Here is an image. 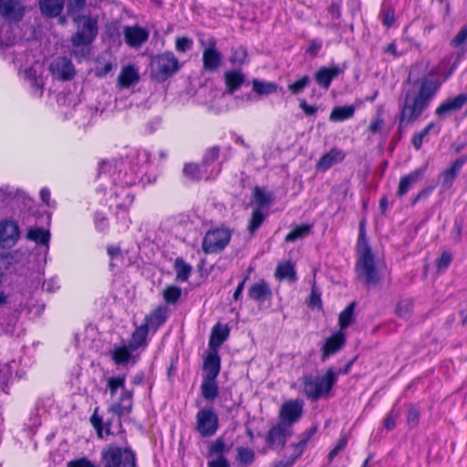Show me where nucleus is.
Returning a JSON list of instances; mask_svg holds the SVG:
<instances>
[{
  "label": "nucleus",
  "mask_w": 467,
  "mask_h": 467,
  "mask_svg": "<svg viewBox=\"0 0 467 467\" xmlns=\"http://www.w3.org/2000/svg\"><path fill=\"white\" fill-rule=\"evenodd\" d=\"M347 443H348V439L346 436L342 435L336 446L330 451L329 454H328V461L331 462L341 451H343L345 449V447L347 446Z\"/></svg>",
  "instance_id": "4d7b16f0"
},
{
  "label": "nucleus",
  "mask_w": 467,
  "mask_h": 467,
  "mask_svg": "<svg viewBox=\"0 0 467 467\" xmlns=\"http://www.w3.org/2000/svg\"><path fill=\"white\" fill-rule=\"evenodd\" d=\"M94 223L97 230L100 232H105L109 228V219L102 213H95Z\"/></svg>",
  "instance_id": "6e6d98bb"
},
{
  "label": "nucleus",
  "mask_w": 467,
  "mask_h": 467,
  "mask_svg": "<svg viewBox=\"0 0 467 467\" xmlns=\"http://www.w3.org/2000/svg\"><path fill=\"white\" fill-rule=\"evenodd\" d=\"M265 215L261 209H255L253 211L251 220L249 222L248 229L251 234H254L263 223Z\"/></svg>",
  "instance_id": "8fccbe9b"
},
{
  "label": "nucleus",
  "mask_w": 467,
  "mask_h": 467,
  "mask_svg": "<svg viewBox=\"0 0 467 467\" xmlns=\"http://www.w3.org/2000/svg\"><path fill=\"white\" fill-rule=\"evenodd\" d=\"M208 467H231L227 458H214L208 462Z\"/></svg>",
  "instance_id": "338daca9"
},
{
  "label": "nucleus",
  "mask_w": 467,
  "mask_h": 467,
  "mask_svg": "<svg viewBox=\"0 0 467 467\" xmlns=\"http://www.w3.org/2000/svg\"><path fill=\"white\" fill-rule=\"evenodd\" d=\"M103 467H135V454L126 448L109 446L101 453Z\"/></svg>",
  "instance_id": "0eeeda50"
},
{
  "label": "nucleus",
  "mask_w": 467,
  "mask_h": 467,
  "mask_svg": "<svg viewBox=\"0 0 467 467\" xmlns=\"http://www.w3.org/2000/svg\"><path fill=\"white\" fill-rule=\"evenodd\" d=\"M308 306L312 308H320L322 306L321 293L314 284L308 299Z\"/></svg>",
  "instance_id": "5fc2aeb1"
},
{
  "label": "nucleus",
  "mask_w": 467,
  "mask_h": 467,
  "mask_svg": "<svg viewBox=\"0 0 467 467\" xmlns=\"http://www.w3.org/2000/svg\"><path fill=\"white\" fill-rule=\"evenodd\" d=\"M248 296L250 299L257 303H263L271 298L272 290L266 281L261 280L250 286L248 290Z\"/></svg>",
  "instance_id": "5701e85b"
},
{
  "label": "nucleus",
  "mask_w": 467,
  "mask_h": 467,
  "mask_svg": "<svg viewBox=\"0 0 467 467\" xmlns=\"http://www.w3.org/2000/svg\"><path fill=\"white\" fill-rule=\"evenodd\" d=\"M220 358L217 354H210L204 360L203 369L206 379H216L220 372Z\"/></svg>",
  "instance_id": "cd10ccee"
},
{
  "label": "nucleus",
  "mask_w": 467,
  "mask_h": 467,
  "mask_svg": "<svg viewBox=\"0 0 467 467\" xmlns=\"http://www.w3.org/2000/svg\"><path fill=\"white\" fill-rule=\"evenodd\" d=\"M228 451L229 448L226 446L223 439L217 438L210 443L207 457H213V459L226 458L225 453H227Z\"/></svg>",
  "instance_id": "c9c22d12"
},
{
  "label": "nucleus",
  "mask_w": 467,
  "mask_h": 467,
  "mask_svg": "<svg viewBox=\"0 0 467 467\" xmlns=\"http://www.w3.org/2000/svg\"><path fill=\"white\" fill-rule=\"evenodd\" d=\"M49 71L54 78L61 80H69L75 76V68L72 62L64 57L52 60L49 65Z\"/></svg>",
  "instance_id": "4468645a"
},
{
  "label": "nucleus",
  "mask_w": 467,
  "mask_h": 467,
  "mask_svg": "<svg viewBox=\"0 0 467 467\" xmlns=\"http://www.w3.org/2000/svg\"><path fill=\"white\" fill-rule=\"evenodd\" d=\"M346 344V334L343 331H337L326 339L322 347V358L325 360L329 356L338 352Z\"/></svg>",
  "instance_id": "aec40b11"
},
{
  "label": "nucleus",
  "mask_w": 467,
  "mask_h": 467,
  "mask_svg": "<svg viewBox=\"0 0 467 467\" xmlns=\"http://www.w3.org/2000/svg\"><path fill=\"white\" fill-rule=\"evenodd\" d=\"M275 275L279 280L287 279L290 282L296 281L295 266L291 262L279 264L275 269Z\"/></svg>",
  "instance_id": "2f4dec72"
},
{
  "label": "nucleus",
  "mask_w": 467,
  "mask_h": 467,
  "mask_svg": "<svg viewBox=\"0 0 467 467\" xmlns=\"http://www.w3.org/2000/svg\"><path fill=\"white\" fill-rule=\"evenodd\" d=\"M192 47V40L190 38L183 36L179 37L176 40V49L179 52H186L187 50H190Z\"/></svg>",
  "instance_id": "bf43d9fd"
},
{
  "label": "nucleus",
  "mask_w": 467,
  "mask_h": 467,
  "mask_svg": "<svg viewBox=\"0 0 467 467\" xmlns=\"http://www.w3.org/2000/svg\"><path fill=\"white\" fill-rule=\"evenodd\" d=\"M399 417V412L395 410H390L385 420V427L388 430H392L396 425V420Z\"/></svg>",
  "instance_id": "0e129e2a"
},
{
  "label": "nucleus",
  "mask_w": 467,
  "mask_h": 467,
  "mask_svg": "<svg viewBox=\"0 0 467 467\" xmlns=\"http://www.w3.org/2000/svg\"><path fill=\"white\" fill-rule=\"evenodd\" d=\"M75 22L78 24L77 32L71 36L70 41L75 47L73 55L77 58H84L88 54V47L98 35V20L91 16H78Z\"/></svg>",
  "instance_id": "7ed1b4c3"
},
{
  "label": "nucleus",
  "mask_w": 467,
  "mask_h": 467,
  "mask_svg": "<svg viewBox=\"0 0 467 467\" xmlns=\"http://www.w3.org/2000/svg\"><path fill=\"white\" fill-rule=\"evenodd\" d=\"M201 390L202 397L206 400H213L218 395V386L215 379H203Z\"/></svg>",
  "instance_id": "79ce46f5"
},
{
  "label": "nucleus",
  "mask_w": 467,
  "mask_h": 467,
  "mask_svg": "<svg viewBox=\"0 0 467 467\" xmlns=\"http://www.w3.org/2000/svg\"><path fill=\"white\" fill-rule=\"evenodd\" d=\"M438 74L439 68H432L428 75L416 80L413 88L405 94L404 101L400 109V128L416 121L428 109L442 82L449 76L447 75L441 79Z\"/></svg>",
  "instance_id": "f03ea898"
},
{
  "label": "nucleus",
  "mask_w": 467,
  "mask_h": 467,
  "mask_svg": "<svg viewBox=\"0 0 467 467\" xmlns=\"http://www.w3.org/2000/svg\"><path fill=\"white\" fill-rule=\"evenodd\" d=\"M125 383V375H118L107 379V388L109 390L110 398L113 399L119 389H120V395L112 401L108 409L117 418L109 419L103 424L102 418L97 414V409L90 418V422L99 438L121 435V439L125 440V431L122 428L120 417L130 414L133 407V390L128 389Z\"/></svg>",
  "instance_id": "f257e3e1"
},
{
  "label": "nucleus",
  "mask_w": 467,
  "mask_h": 467,
  "mask_svg": "<svg viewBox=\"0 0 467 467\" xmlns=\"http://www.w3.org/2000/svg\"><path fill=\"white\" fill-rule=\"evenodd\" d=\"M27 238L38 244H43L48 248L50 234L47 230L42 228H30L26 234Z\"/></svg>",
  "instance_id": "e433bc0d"
},
{
  "label": "nucleus",
  "mask_w": 467,
  "mask_h": 467,
  "mask_svg": "<svg viewBox=\"0 0 467 467\" xmlns=\"http://www.w3.org/2000/svg\"><path fill=\"white\" fill-rule=\"evenodd\" d=\"M467 102V95L460 94L454 98L448 99L443 101L435 110V114L439 118H445L446 116L457 112L462 109Z\"/></svg>",
  "instance_id": "f3484780"
},
{
  "label": "nucleus",
  "mask_w": 467,
  "mask_h": 467,
  "mask_svg": "<svg viewBox=\"0 0 467 467\" xmlns=\"http://www.w3.org/2000/svg\"><path fill=\"white\" fill-rule=\"evenodd\" d=\"M303 414V402L298 400H290L285 402L280 409V423L288 428L299 420Z\"/></svg>",
  "instance_id": "f8f14e48"
},
{
  "label": "nucleus",
  "mask_w": 467,
  "mask_h": 467,
  "mask_svg": "<svg viewBox=\"0 0 467 467\" xmlns=\"http://www.w3.org/2000/svg\"><path fill=\"white\" fill-rule=\"evenodd\" d=\"M465 159L463 157L458 158L454 161L451 166L444 170L440 175V181L444 189H449L452 185L459 171L463 166Z\"/></svg>",
  "instance_id": "393cba45"
},
{
  "label": "nucleus",
  "mask_w": 467,
  "mask_h": 467,
  "mask_svg": "<svg viewBox=\"0 0 467 467\" xmlns=\"http://www.w3.org/2000/svg\"><path fill=\"white\" fill-rule=\"evenodd\" d=\"M117 168H118L117 162L112 163L111 161H103L100 163L99 171H100V173H107V172L110 173V176L113 177L114 182L119 181V182L125 183L127 185L132 184L134 182L133 181H128V180H124V178H121V171L119 170V171H116Z\"/></svg>",
  "instance_id": "473e14b6"
},
{
  "label": "nucleus",
  "mask_w": 467,
  "mask_h": 467,
  "mask_svg": "<svg viewBox=\"0 0 467 467\" xmlns=\"http://www.w3.org/2000/svg\"><path fill=\"white\" fill-rule=\"evenodd\" d=\"M202 68L207 72L217 71L223 63V56L216 47V40L209 39L202 52Z\"/></svg>",
  "instance_id": "9b49d317"
},
{
  "label": "nucleus",
  "mask_w": 467,
  "mask_h": 467,
  "mask_svg": "<svg viewBox=\"0 0 467 467\" xmlns=\"http://www.w3.org/2000/svg\"><path fill=\"white\" fill-rule=\"evenodd\" d=\"M338 74L339 68L337 67H322L315 74V79L319 86L325 89H328L332 80L337 77Z\"/></svg>",
  "instance_id": "bb28decb"
},
{
  "label": "nucleus",
  "mask_w": 467,
  "mask_h": 467,
  "mask_svg": "<svg viewBox=\"0 0 467 467\" xmlns=\"http://www.w3.org/2000/svg\"><path fill=\"white\" fill-rule=\"evenodd\" d=\"M219 427V419L213 409H201L196 414V431L202 437L213 436Z\"/></svg>",
  "instance_id": "1a4fd4ad"
},
{
  "label": "nucleus",
  "mask_w": 467,
  "mask_h": 467,
  "mask_svg": "<svg viewBox=\"0 0 467 467\" xmlns=\"http://www.w3.org/2000/svg\"><path fill=\"white\" fill-rule=\"evenodd\" d=\"M427 170V164L414 170L409 174L403 176L400 180L399 187L397 190V196L402 197L404 196L409 190L416 184L425 174Z\"/></svg>",
  "instance_id": "6ab92c4d"
},
{
  "label": "nucleus",
  "mask_w": 467,
  "mask_h": 467,
  "mask_svg": "<svg viewBox=\"0 0 467 467\" xmlns=\"http://www.w3.org/2000/svg\"><path fill=\"white\" fill-rule=\"evenodd\" d=\"M408 423L411 426L417 425L419 421V411L415 408H410L407 415Z\"/></svg>",
  "instance_id": "774afa93"
},
{
  "label": "nucleus",
  "mask_w": 467,
  "mask_h": 467,
  "mask_svg": "<svg viewBox=\"0 0 467 467\" xmlns=\"http://www.w3.org/2000/svg\"><path fill=\"white\" fill-rule=\"evenodd\" d=\"M465 41H467V26L459 31L455 37L451 41V45L457 47L462 46Z\"/></svg>",
  "instance_id": "052dcab7"
},
{
  "label": "nucleus",
  "mask_w": 467,
  "mask_h": 467,
  "mask_svg": "<svg viewBox=\"0 0 467 467\" xmlns=\"http://www.w3.org/2000/svg\"><path fill=\"white\" fill-rule=\"evenodd\" d=\"M229 329L226 326H222L217 324L213 327L212 330V335L210 338V345L212 347H219L221 346L228 337Z\"/></svg>",
  "instance_id": "f704fd0d"
},
{
  "label": "nucleus",
  "mask_w": 467,
  "mask_h": 467,
  "mask_svg": "<svg viewBox=\"0 0 467 467\" xmlns=\"http://www.w3.org/2000/svg\"><path fill=\"white\" fill-rule=\"evenodd\" d=\"M19 239V227L16 223L10 220L0 222V246L11 248Z\"/></svg>",
  "instance_id": "2eb2a0df"
},
{
  "label": "nucleus",
  "mask_w": 467,
  "mask_h": 467,
  "mask_svg": "<svg viewBox=\"0 0 467 467\" xmlns=\"http://www.w3.org/2000/svg\"><path fill=\"white\" fill-rule=\"evenodd\" d=\"M291 434V428L279 422L269 430L265 441L272 449L284 447L287 438H289Z\"/></svg>",
  "instance_id": "dca6fc26"
},
{
  "label": "nucleus",
  "mask_w": 467,
  "mask_h": 467,
  "mask_svg": "<svg viewBox=\"0 0 467 467\" xmlns=\"http://www.w3.org/2000/svg\"><path fill=\"white\" fill-rule=\"evenodd\" d=\"M162 295L167 304H175L182 296V289L176 285H169L163 290Z\"/></svg>",
  "instance_id": "09e8293b"
},
{
  "label": "nucleus",
  "mask_w": 467,
  "mask_h": 467,
  "mask_svg": "<svg viewBox=\"0 0 467 467\" xmlns=\"http://www.w3.org/2000/svg\"><path fill=\"white\" fill-rule=\"evenodd\" d=\"M24 8L20 0H0V15L10 20L23 16Z\"/></svg>",
  "instance_id": "4be33fe9"
},
{
  "label": "nucleus",
  "mask_w": 467,
  "mask_h": 467,
  "mask_svg": "<svg viewBox=\"0 0 467 467\" xmlns=\"http://www.w3.org/2000/svg\"><path fill=\"white\" fill-rule=\"evenodd\" d=\"M231 240V232L225 228L208 231L203 237L202 248L205 254H215L223 250Z\"/></svg>",
  "instance_id": "6e6552de"
},
{
  "label": "nucleus",
  "mask_w": 467,
  "mask_h": 467,
  "mask_svg": "<svg viewBox=\"0 0 467 467\" xmlns=\"http://www.w3.org/2000/svg\"><path fill=\"white\" fill-rule=\"evenodd\" d=\"M86 5V0H67V7L70 12H79Z\"/></svg>",
  "instance_id": "69168bd1"
},
{
  "label": "nucleus",
  "mask_w": 467,
  "mask_h": 467,
  "mask_svg": "<svg viewBox=\"0 0 467 467\" xmlns=\"http://www.w3.org/2000/svg\"><path fill=\"white\" fill-rule=\"evenodd\" d=\"M131 351L132 350L130 348L129 346H121V347L115 348L111 351L112 360L117 365L126 364L131 358Z\"/></svg>",
  "instance_id": "ea45409f"
},
{
  "label": "nucleus",
  "mask_w": 467,
  "mask_h": 467,
  "mask_svg": "<svg viewBox=\"0 0 467 467\" xmlns=\"http://www.w3.org/2000/svg\"><path fill=\"white\" fill-rule=\"evenodd\" d=\"M140 80L138 69L133 65H128L122 67L119 77L118 85L121 88H128L135 85Z\"/></svg>",
  "instance_id": "b1692460"
},
{
  "label": "nucleus",
  "mask_w": 467,
  "mask_h": 467,
  "mask_svg": "<svg viewBox=\"0 0 467 467\" xmlns=\"http://www.w3.org/2000/svg\"><path fill=\"white\" fill-rule=\"evenodd\" d=\"M116 201V217L124 228H128L130 223L129 218V209L133 203L134 195L126 188H120L114 192Z\"/></svg>",
  "instance_id": "9d476101"
},
{
  "label": "nucleus",
  "mask_w": 467,
  "mask_h": 467,
  "mask_svg": "<svg viewBox=\"0 0 467 467\" xmlns=\"http://www.w3.org/2000/svg\"><path fill=\"white\" fill-rule=\"evenodd\" d=\"M357 275L368 286L380 284L385 276L386 267L378 265L369 247L365 246L359 253L356 265Z\"/></svg>",
  "instance_id": "20e7f679"
},
{
  "label": "nucleus",
  "mask_w": 467,
  "mask_h": 467,
  "mask_svg": "<svg viewBox=\"0 0 467 467\" xmlns=\"http://www.w3.org/2000/svg\"><path fill=\"white\" fill-rule=\"evenodd\" d=\"M180 68V63L172 52H164L151 60V77L162 82L171 77Z\"/></svg>",
  "instance_id": "423d86ee"
},
{
  "label": "nucleus",
  "mask_w": 467,
  "mask_h": 467,
  "mask_svg": "<svg viewBox=\"0 0 467 467\" xmlns=\"http://www.w3.org/2000/svg\"><path fill=\"white\" fill-rule=\"evenodd\" d=\"M346 157V153L344 150L332 148L328 152L324 154L316 165L317 171H326L329 170L334 165L343 161Z\"/></svg>",
  "instance_id": "412c9836"
},
{
  "label": "nucleus",
  "mask_w": 467,
  "mask_h": 467,
  "mask_svg": "<svg viewBox=\"0 0 467 467\" xmlns=\"http://www.w3.org/2000/svg\"><path fill=\"white\" fill-rule=\"evenodd\" d=\"M435 128V123H429L421 131L415 133L412 138V144L416 150H420L421 148L423 139L431 132L432 129Z\"/></svg>",
  "instance_id": "603ef678"
},
{
  "label": "nucleus",
  "mask_w": 467,
  "mask_h": 467,
  "mask_svg": "<svg viewBox=\"0 0 467 467\" xmlns=\"http://www.w3.org/2000/svg\"><path fill=\"white\" fill-rule=\"evenodd\" d=\"M412 311L413 303L410 299L401 300L396 307V314L403 319H409L412 315Z\"/></svg>",
  "instance_id": "de8ad7c7"
},
{
  "label": "nucleus",
  "mask_w": 467,
  "mask_h": 467,
  "mask_svg": "<svg viewBox=\"0 0 467 467\" xmlns=\"http://www.w3.org/2000/svg\"><path fill=\"white\" fill-rule=\"evenodd\" d=\"M384 124L383 119L378 115L371 119V122L368 128V131L371 133H378L381 130Z\"/></svg>",
  "instance_id": "680f3d73"
},
{
  "label": "nucleus",
  "mask_w": 467,
  "mask_h": 467,
  "mask_svg": "<svg viewBox=\"0 0 467 467\" xmlns=\"http://www.w3.org/2000/svg\"><path fill=\"white\" fill-rule=\"evenodd\" d=\"M64 3V0H39L42 13L50 17H56L60 15Z\"/></svg>",
  "instance_id": "c85d7f7f"
},
{
  "label": "nucleus",
  "mask_w": 467,
  "mask_h": 467,
  "mask_svg": "<svg viewBox=\"0 0 467 467\" xmlns=\"http://www.w3.org/2000/svg\"><path fill=\"white\" fill-rule=\"evenodd\" d=\"M314 433H315V429L309 430L308 431L305 432L302 435L299 442L295 443L291 446L293 449V452L289 458L291 460H294V462L303 453L307 441L311 439V437L313 436Z\"/></svg>",
  "instance_id": "a19ab883"
},
{
  "label": "nucleus",
  "mask_w": 467,
  "mask_h": 467,
  "mask_svg": "<svg viewBox=\"0 0 467 467\" xmlns=\"http://www.w3.org/2000/svg\"><path fill=\"white\" fill-rule=\"evenodd\" d=\"M254 199L255 202L261 206L265 205L269 202V197L265 192V191L257 187L254 189Z\"/></svg>",
  "instance_id": "e2e57ef3"
},
{
  "label": "nucleus",
  "mask_w": 467,
  "mask_h": 467,
  "mask_svg": "<svg viewBox=\"0 0 467 467\" xmlns=\"http://www.w3.org/2000/svg\"><path fill=\"white\" fill-rule=\"evenodd\" d=\"M149 330L146 328V326L142 324L135 329V331L131 335V338L129 343V347L131 350H137L140 348H144L147 346V335Z\"/></svg>",
  "instance_id": "7c9ffc66"
},
{
  "label": "nucleus",
  "mask_w": 467,
  "mask_h": 467,
  "mask_svg": "<svg viewBox=\"0 0 467 467\" xmlns=\"http://www.w3.org/2000/svg\"><path fill=\"white\" fill-rule=\"evenodd\" d=\"M174 269L176 273V280L180 282H186L189 279L192 267L182 258H176L174 262Z\"/></svg>",
  "instance_id": "4c0bfd02"
},
{
  "label": "nucleus",
  "mask_w": 467,
  "mask_h": 467,
  "mask_svg": "<svg viewBox=\"0 0 467 467\" xmlns=\"http://www.w3.org/2000/svg\"><path fill=\"white\" fill-rule=\"evenodd\" d=\"M355 108L353 106L336 107L330 113L331 121H343L353 117Z\"/></svg>",
  "instance_id": "58836bf2"
},
{
  "label": "nucleus",
  "mask_w": 467,
  "mask_h": 467,
  "mask_svg": "<svg viewBox=\"0 0 467 467\" xmlns=\"http://www.w3.org/2000/svg\"><path fill=\"white\" fill-rule=\"evenodd\" d=\"M123 36L128 46L133 48H140L148 41L150 31L138 25L127 26L123 28Z\"/></svg>",
  "instance_id": "ddd939ff"
},
{
  "label": "nucleus",
  "mask_w": 467,
  "mask_h": 467,
  "mask_svg": "<svg viewBox=\"0 0 467 467\" xmlns=\"http://www.w3.org/2000/svg\"><path fill=\"white\" fill-rule=\"evenodd\" d=\"M43 66L39 63H35L24 71L25 78L34 88L36 96L41 97L43 94L44 78H43Z\"/></svg>",
  "instance_id": "a211bd4d"
},
{
  "label": "nucleus",
  "mask_w": 467,
  "mask_h": 467,
  "mask_svg": "<svg viewBox=\"0 0 467 467\" xmlns=\"http://www.w3.org/2000/svg\"><path fill=\"white\" fill-rule=\"evenodd\" d=\"M247 57L246 48L240 46L232 49V55L230 57V62L233 65H243Z\"/></svg>",
  "instance_id": "3c124183"
},
{
  "label": "nucleus",
  "mask_w": 467,
  "mask_h": 467,
  "mask_svg": "<svg viewBox=\"0 0 467 467\" xmlns=\"http://www.w3.org/2000/svg\"><path fill=\"white\" fill-rule=\"evenodd\" d=\"M355 306H356V303L352 302L339 314V317H338V323H339V327H340L339 331H343L344 329H346L348 327H349L352 324V322L354 320L353 315H354Z\"/></svg>",
  "instance_id": "37998d69"
},
{
  "label": "nucleus",
  "mask_w": 467,
  "mask_h": 467,
  "mask_svg": "<svg viewBox=\"0 0 467 467\" xmlns=\"http://www.w3.org/2000/svg\"><path fill=\"white\" fill-rule=\"evenodd\" d=\"M166 318V309L160 306L145 317L142 325L146 326L149 331L155 332L165 322Z\"/></svg>",
  "instance_id": "a878e982"
},
{
  "label": "nucleus",
  "mask_w": 467,
  "mask_h": 467,
  "mask_svg": "<svg viewBox=\"0 0 467 467\" xmlns=\"http://www.w3.org/2000/svg\"><path fill=\"white\" fill-rule=\"evenodd\" d=\"M310 83V78L308 76H303L297 81L288 85V89L294 95L300 94Z\"/></svg>",
  "instance_id": "864d4df0"
},
{
  "label": "nucleus",
  "mask_w": 467,
  "mask_h": 467,
  "mask_svg": "<svg viewBox=\"0 0 467 467\" xmlns=\"http://www.w3.org/2000/svg\"><path fill=\"white\" fill-rule=\"evenodd\" d=\"M312 230L311 224H301L293 229L286 236V242H295L308 235Z\"/></svg>",
  "instance_id": "c03bdc74"
},
{
  "label": "nucleus",
  "mask_w": 467,
  "mask_h": 467,
  "mask_svg": "<svg viewBox=\"0 0 467 467\" xmlns=\"http://www.w3.org/2000/svg\"><path fill=\"white\" fill-rule=\"evenodd\" d=\"M277 86L273 82H265L258 79L253 80V90L260 95H268L276 91Z\"/></svg>",
  "instance_id": "a18cd8bd"
},
{
  "label": "nucleus",
  "mask_w": 467,
  "mask_h": 467,
  "mask_svg": "<svg viewBox=\"0 0 467 467\" xmlns=\"http://www.w3.org/2000/svg\"><path fill=\"white\" fill-rule=\"evenodd\" d=\"M236 452V461L240 467H248L254 462L255 453L254 450L247 447H237Z\"/></svg>",
  "instance_id": "72a5a7b5"
},
{
  "label": "nucleus",
  "mask_w": 467,
  "mask_h": 467,
  "mask_svg": "<svg viewBox=\"0 0 467 467\" xmlns=\"http://www.w3.org/2000/svg\"><path fill=\"white\" fill-rule=\"evenodd\" d=\"M205 168V164L197 165V164H186L183 169V173L185 176L192 180H202L203 178L207 179L203 175V169Z\"/></svg>",
  "instance_id": "49530a36"
},
{
  "label": "nucleus",
  "mask_w": 467,
  "mask_h": 467,
  "mask_svg": "<svg viewBox=\"0 0 467 467\" xmlns=\"http://www.w3.org/2000/svg\"><path fill=\"white\" fill-rule=\"evenodd\" d=\"M224 81L227 91L229 93H234L244 83V76L241 71L238 70L226 71L224 73Z\"/></svg>",
  "instance_id": "c756f323"
},
{
  "label": "nucleus",
  "mask_w": 467,
  "mask_h": 467,
  "mask_svg": "<svg viewBox=\"0 0 467 467\" xmlns=\"http://www.w3.org/2000/svg\"><path fill=\"white\" fill-rule=\"evenodd\" d=\"M451 260H452V256L449 252L442 253L436 263L438 270L444 271L445 269H447L448 266L450 265Z\"/></svg>",
  "instance_id": "13d9d810"
},
{
  "label": "nucleus",
  "mask_w": 467,
  "mask_h": 467,
  "mask_svg": "<svg viewBox=\"0 0 467 467\" xmlns=\"http://www.w3.org/2000/svg\"><path fill=\"white\" fill-rule=\"evenodd\" d=\"M302 380L306 396L312 400H317L330 391L337 381V374L333 368H328L321 377L306 375Z\"/></svg>",
  "instance_id": "39448f33"
}]
</instances>
